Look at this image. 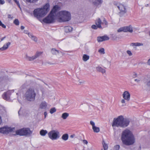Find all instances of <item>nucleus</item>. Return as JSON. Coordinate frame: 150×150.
<instances>
[{
  "label": "nucleus",
  "mask_w": 150,
  "mask_h": 150,
  "mask_svg": "<svg viewBox=\"0 0 150 150\" xmlns=\"http://www.w3.org/2000/svg\"><path fill=\"white\" fill-rule=\"evenodd\" d=\"M24 27L23 26H21V29L22 30H23V29H24Z\"/></svg>",
  "instance_id": "obj_53"
},
{
  "label": "nucleus",
  "mask_w": 150,
  "mask_h": 150,
  "mask_svg": "<svg viewBox=\"0 0 150 150\" xmlns=\"http://www.w3.org/2000/svg\"><path fill=\"white\" fill-rule=\"evenodd\" d=\"M33 15L35 17L38 18V8H36L34 10Z\"/></svg>",
  "instance_id": "obj_30"
},
{
  "label": "nucleus",
  "mask_w": 150,
  "mask_h": 150,
  "mask_svg": "<svg viewBox=\"0 0 150 150\" xmlns=\"http://www.w3.org/2000/svg\"><path fill=\"white\" fill-rule=\"evenodd\" d=\"M102 23L101 20L99 18H98L95 21V23L98 26V28H102L101 26Z\"/></svg>",
  "instance_id": "obj_16"
},
{
  "label": "nucleus",
  "mask_w": 150,
  "mask_h": 150,
  "mask_svg": "<svg viewBox=\"0 0 150 150\" xmlns=\"http://www.w3.org/2000/svg\"><path fill=\"white\" fill-rule=\"evenodd\" d=\"M98 52L102 54L105 53L104 49L103 48H101L98 50Z\"/></svg>",
  "instance_id": "obj_33"
},
{
  "label": "nucleus",
  "mask_w": 150,
  "mask_h": 150,
  "mask_svg": "<svg viewBox=\"0 0 150 150\" xmlns=\"http://www.w3.org/2000/svg\"><path fill=\"white\" fill-rule=\"evenodd\" d=\"M39 86H40V85H39ZM39 87H40V89L42 91V94H43L44 93V88L42 86H40Z\"/></svg>",
  "instance_id": "obj_35"
},
{
  "label": "nucleus",
  "mask_w": 150,
  "mask_h": 150,
  "mask_svg": "<svg viewBox=\"0 0 150 150\" xmlns=\"http://www.w3.org/2000/svg\"><path fill=\"white\" fill-rule=\"evenodd\" d=\"M3 98L6 100H8L10 99L9 93L8 92H5L2 95Z\"/></svg>",
  "instance_id": "obj_17"
},
{
  "label": "nucleus",
  "mask_w": 150,
  "mask_h": 150,
  "mask_svg": "<svg viewBox=\"0 0 150 150\" xmlns=\"http://www.w3.org/2000/svg\"><path fill=\"white\" fill-rule=\"evenodd\" d=\"M92 129L94 132L98 133L100 131V128L99 127L95 126L92 127Z\"/></svg>",
  "instance_id": "obj_27"
},
{
  "label": "nucleus",
  "mask_w": 150,
  "mask_h": 150,
  "mask_svg": "<svg viewBox=\"0 0 150 150\" xmlns=\"http://www.w3.org/2000/svg\"><path fill=\"white\" fill-rule=\"evenodd\" d=\"M27 1L30 3L35 2L37 0H26Z\"/></svg>",
  "instance_id": "obj_39"
},
{
  "label": "nucleus",
  "mask_w": 150,
  "mask_h": 150,
  "mask_svg": "<svg viewBox=\"0 0 150 150\" xmlns=\"http://www.w3.org/2000/svg\"><path fill=\"white\" fill-rule=\"evenodd\" d=\"M127 53L128 54L129 56H131L132 55V53L131 52V51L130 50H128L127 51Z\"/></svg>",
  "instance_id": "obj_40"
},
{
  "label": "nucleus",
  "mask_w": 150,
  "mask_h": 150,
  "mask_svg": "<svg viewBox=\"0 0 150 150\" xmlns=\"http://www.w3.org/2000/svg\"><path fill=\"white\" fill-rule=\"evenodd\" d=\"M42 120V119H40L39 120V121H40L41 120Z\"/></svg>",
  "instance_id": "obj_61"
},
{
  "label": "nucleus",
  "mask_w": 150,
  "mask_h": 150,
  "mask_svg": "<svg viewBox=\"0 0 150 150\" xmlns=\"http://www.w3.org/2000/svg\"><path fill=\"white\" fill-rule=\"evenodd\" d=\"M69 116V113L67 112H65L62 114L61 117L63 119H65L67 117H68Z\"/></svg>",
  "instance_id": "obj_28"
},
{
  "label": "nucleus",
  "mask_w": 150,
  "mask_h": 150,
  "mask_svg": "<svg viewBox=\"0 0 150 150\" xmlns=\"http://www.w3.org/2000/svg\"><path fill=\"white\" fill-rule=\"evenodd\" d=\"M99 4H101L103 2L102 0H96Z\"/></svg>",
  "instance_id": "obj_49"
},
{
  "label": "nucleus",
  "mask_w": 150,
  "mask_h": 150,
  "mask_svg": "<svg viewBox=\"0 0 150 150\" xmlns=\"http://www.w3.org/2000/svg\"><path fill=\"white\" fill-rule=\"evenodd\" d=\"M68 137L69 136L68 134H66L62 135V138L64 140L66 141L68 139Z\"/></svg>",
  "instance_id": "obj_24"
},
{
  "label": "nucleus",
  "mask_w": 150,
  "mask_h": 150,
  "mask_svg": "<svg viewBox=\"0 0 150 150\" xmlns=\"http://www.w3.org/2000/svg\"><path fill=\"white\" fill-rule=\"evenodd\" d=\"M72 28L70 26H67L64 27V30L66 33H68L71 31L72 30Z\"/></svg>",
  "instance_id": "obj_21"
},
{
  "label": "nucleus",
  "mask_w": 150,
  "mask_h": 150,
  "mask_svg": "<svg viewBox=\"0 0 150 150\" xmlns=\"http://www.w3.org/2000/svg\"><path fill=\"white\" fill-rule=\"evenodd\" d=\"M121 103H125V99H122L121 100Z\"/></svg>",
  "instance_id": "obj_52"
},
{
  "label": "nucleus",
  "mask_w": 150,
  "mask_h": 150,
  "mask_svg": "<svg viewBox=\"0 0 150 150\" xmlns=\"http://www.w3.org/2000/svg\"><path fill=\"white\" fill-rule=\"evenodd\" d=\"M51 52L53 54H57L59 53V51L54 48H52V49Z\"/></svg>",
  "instance_id": "obj_25"
},
{
  "label": "nucleus",
  "mask_w": 150,
  "mask_h": 150,
  "mask_svg": "<svg viewBox=\"0 0 150 150\" xmlns=\"http://www.w3.org/2000/svg\"><path fill=\"white\" fill-rule=\"evenodd\" d=\"M50 5L49 3L46 4L42 8H38V16L43 17L45 16L50 9Z\"/></svg>",
  "instance_id": "obj_5"
},
{
  "label": "nucleus",
  "mask_w": 150,
  "mask_h": 150,
  "mask_svg": "<svg viewBox=\"0 0 150 150\" xmlns=\"http://www.w3.org/2000/svg\"><path fill=\"white\" fill-rule=\"evenodd\" d=\"M120 147V146L119 145H116L115 146L114 148V150H118Z\"/></svg>",
  "instance_id": "obj_34"
},
{
  "label": "nucleus",
  "mask_w": 150,
  "mask_h": 150,
  "mask_svg": "<svg viewBox=\"0 0 150 150\" xmlns=\"http://www.w3.org/2000/svg\"><path fill=\"white\" fill-rule=\"evenodd\" d=\"M74 136H75L74 134L70 136V137L71 138H74Z\"/></svg>",
  "instance_id": "obj_54"
},
{
  "label": "nucleus",
  "mask_w": 150,
  "mask_h": 150,
  "mask_svg": "<svg viewBox=\"0 0 150 150\" xmlns=\"http://www.w3.org/2000/svg\"><path fill=\"white\" fill-rule=\"evenodd\" d=\"M103 22H104V24L105 25H107L108 24V22H107V21H106L105 19L104 18V19L103 20Z\"/></svg>",
  "instance_id": "obj_50"
},
{
  "label": "nucleus",
  "mask_w": 150,
  "mask_h": 150,
  "mask_svg": "<svg viewBox=\"0 0 150 150\" xmlns=\"http://www.w3.org/2000/svg\"><path fill=\"white\" fill-rule=\"evenodd\" d=\"M89 58V56L87 55L86 54H84L83 56V60L85 62L86 61L88 60Z\"/></svg>",
  "instance_id": "obj_26"
},
{
  "label": "nucleus",
  "mask_w": 150,
  "mask_h": 150,
  "mask_svg": "<svg viewBox=\"0 0 150 150\" xmlns=\"http://www.w3.org/2000/svg\"><path fill=\"white\" fill-rule=\"evenodd\" d=\"M42 53V52H38V56L39 55H41Z\"/></svg>",
  "instance_id": "obj_57"
},
{
  "label": "nucleus",
  "mask_w": 150,
  "mask_h": 150,
  "mask_svg": "<svg viewBox=\"0 0 150 150\" xmlns=\"http://www.w3.org/2000/svg\"><path fill=\"white\" fill-rule=\"evenodd\" d=\"M44 118H45L46 117V116L47 115V112L46 111H45L44 112Z\"/></svg>",
  "instance_id": "obj_48"
},
{
  "label": "nucleus",
  "mask_w": 150,
  "mask_h": 150,
  "mask_svg": "<svg viewBox=\"0 0 150 150\" xmlns=\"http://www.w3.org/2000/svg\"><path fill=\"white\" fill-rule=\"evenodd\" d=\"M24 33L26 34H28V31L26 30H24Z\"/></svg>",
  "instance_id": "obj_51"
},
{
  "label": "nucleus",
  "mask_w": 150,
  "mask_h": 150,
  "mask_svg": "<svg viewBox=\"0 0 150 150\" xmlns=\"http://www.w3.org/2000/svg\"><path fill=\"white\" fill-rule=\"evenodd\" d=\"M32 133V131L28 128H23L16 131V134L20 136H28Z\"/></svg>",
  "instance_id": "obj_4"
},
{
  "label": "nucleus",
  "mask_w": 150,
  "mask_h": 150,
  "mask_svg": "<svg viewBox=\"0 0 150 150\" xmlns=\"http://www.w3.org/2000/svg\"><path fill=\"white\" fill-rule=\"evenodd\" d=\"M123 96L124 98L128 101L129 100L130 94L129 92L126 91L123 94Z\"/></svg>",
  "instance_id": "obj_13"
},
{
  "label": "nucleus",
  "mask_w": 150,
  "mask_h": 150,
  "mask_svg": "<svg viewBox=\"0 0 150 150\" xmlns=\"http://www.w3.org/2000/svg\"><path fill=\"white\" fill-rule=\"evenodd\" d=\"M122 31L125 32H129L130 33H132L133 32V30L132 26L131 25H129V26L120 28L117 30V32H120Z\"/></svg>",
  "instance_id": "obj_9"
},
{
  "label": "nucleus",
  "mask_w": 150,
  "mask_h": 150,
  "mask_svg": "<svg viewBox=\"0 0 150 150\" xmlns=\"http://www.w3.org/2000/svg\"><path fill=\"white\" fill-rule=\"evenodd\" d=\"M11 16V15H8V18H10Z\"/></svg>",
  "instance_id": "obj_58"
},
{
  "label": "nucleus",
  "mask_w": 150,
  "mask_h": 150,
  "mask_svg": "<svg viewBox=\"0 0 150 150\" xmlns=\"http://www.w3.org/2000/svg\"><path fill=\"white\" fill-rule=\"evenodd\" d=\"M47 103L45 101L41 102L40 105V108L42 109H45L47 107Z\"/></svg>",
  "instance_id": "obj_18"
},
{
  "label": "nucleus",
  "mask_w": 150,
  "mask_h": 150,
  "mask_svg": "<svg viewBox=\"0 0 150 150\" xmlns=\"http://www.w3.org/2000/svg\"><path fill=\"white\" fill-rule=\"evenodd\" d=\"M15 2V3L17 4V5H18V7L19 8H21L20 7V4H19V1H17V0H13Z\"/></svg>",
  "instance_id": "obj_37"
},
{
  "label": "nucleus",
  "mask_w": 150,
  "mask_h": 150,
  "mask_svg": "<svg viewBox=\"0 0 150 150\" xmlns=\"http://www.w3.org/2000/svg\"><path fill=\"white\" fill-rule=\"evenodd\" d=\"M96 2H94V4H96Z\"/></svg>",
  "instance_id": "obj_60"
},
{
  "label": "nucleus",
  "mask_w": 150,
  "mask_h": 150,
  "mask_svg": "<svg viewBox=\"0 0 150 150\" xmlns=\"http://www.w3.org/2000/svg\"><path fill=\"white\" fill-rule=\"evenodd\" d=\"M137 77V74L135 72H134L133 75V78H135Z\"/></svg>",
  "instance_id": "obj_42"
},
{
  "label": "nucleus",
  "mask_w": 150,
  "mask_h": 150,
  "mask_svg": "<svg viewBox=\"0 0 150 150\" xmlns=\"http://www.w3.org/2000/svg\"><path fill=\"white\" fill-rule=\"evenodd\" d=\"M38 57V53H36L35 56H33L32 57H29L28 55H26V59L29 61H32Z\"/></svg>",
  "instance_id": "obj_15"
},
{
  "label": "nucleus",
  "mask_w": 150,
  "mask_h": 150,
  "mask_svg": "<svg viewBox=\"0 0 150 150\" xmlns=\"http://www.w3.org/2000/svg\"><path fill=\"white\" fill-rule=\"evenodd\" d=\"M59 132L56 130H52L49 132L48 135L49 138L51 140H57L59 137Z\"/></svg>",
  "instance_id": "obj_7"
},
{
  "label": "nucleus",
  "mask_w": 150,
  "mask_h": 150,
  "mask_svg": "<svg viewBox=\"0 0 150 150\" xmlns=\"http://www.w3.org/2000/svg\"><path fill=\"white\" fill-rule=\"evenodd\" d=\"M148 64L150 65V59L148 61Z\"/></svg>",
  "instance_id": "obj_55"
},
{
  "label": "nucleus",
  "mask_w": 150,
  "mask_h": 150,
  "mask_svg": "<svg viewBox=\"0 0 150 150\" xmlns=\"http://www.w3.org/2000/svg\"><path fill=\"white\" fill-rule=\"evenodd\" d=\"M79 83H82V82H80V81H79Z\"/></svg>",
  "instance_id": "obj_63"
},
{
  "label": "nucleus",
  "mask_w": 150,
  "mask_h": 150,
  "mask_svg": "<svg viewBox=\"0 0 150 150\" xmlns=\"http://www.w3.org/2000/svg\"><path fill=\"white\" fill-rule=\"evenodd\" d=\"M48 63H49V64H51H51H53V63H50V62Z\"/></svg>",
  "instance_id": "obj_59"
},
{
  "label": "nucleus",
  "mask_w": 150,
  "mask_h": 150,
  "mask_svg": "<svg viewBox=\"0 0 150 150\" xmlns=\"http://www.w3.org/2000/svg\"><path fill=\"white\" fill-rule=\"evenodd\" d=\"M143 45V44L142 43L139 42L132 43L130 44V46H142Z\"/></svg>",
  "instance_id": "obj_23"
},
{
  "label": "nucleus",
  "mask_w": 150,
  "mask_h": 150,
  "mask_svg": "<svg viewBox=\"0 0 150 150\" xmlns=\"http://www.w3.org/2000/svg\"><path fill=\"white\" fill-rule=\"evenodd\" d=\"M55 16L50 13L48 16L44 18L42 20V22L46 24L53 23L55 20Z\"/></svg>",
  "instance_id": "obj_8"
},
{
  "label": "nucleus",
  "mask_w": 150,
  "mask_h": 150,
  "mask_svg": "<svg viewBox=\"0 0 150 150\" xmlns=\"http://www.w3.org/2000/svg\"><path fill=\"white\" fill-rule=\"evenodd\" d=\"M103 147L104 150H107L108 149V146L107 144H105L104 141L102 142Z\"/></svg>",
  "instance_id": "obj_29"
},
{
  "label": "nucleus",
  "mask_w": 150,
  "mask_h": 150,
  "mask_svg": "<svg viewBox=\"0 0 150 150\" xmlns=\"http://www.w3.org/2000/svg\"><path fill=\"white\" fill-rule=\"evenodd\" d=\"M35 96V93L34 90L31 88H29L26 92L25 97L28 100L31 101L34 100Z\"/></svg>",
  "instance_id": "obj_6"
},
{
  "label": "nucleus",
  "mask_w": 150,
  "mask_h": 150,
  "mask_svg": "<svg viewBox=\"0 0 150 150\" xmlns=\"http://www.w3.org/2000/svg\"><path fill=\"white\" fill-rule=\"evenodd\" d=\"M60 7L57 5L54 6L52 10L51 11L50 13L53 14L54 16L55 15V13L59 10Z\"/></svg>",
  "instance_id": "obj_14"
},
{
  "label": "nucleus",
  "mask_w": 150,
  "mask_h": 150,
  "mask_svg": "<svg viewBox=\"0 0 150 150\" xmlns=\"http://www.w3.org/2000/svg\"><path fill=\"white\" fill-rule=\"evenodd\" d=\"M13 23L16 25H18L19 24V22L18 19H15L13 21Z\"/></svg>",
  "instance_id": "obj_32"
},
{
  "label": "nucleus",
  "mask_w": 150,
  "mask_h": 150,
  "mask_svg": "<svg viewBox=\"0 0 150 150\" xmlns=\"http://www.w3.org/2000/svg\"><path fill=\"white\" fill-rule=\"evenodd\" d=\"M10 44V42H8L6 44H4L2 47L0 48V50H4L7 49Z\"/></svg>",
  "instance_id": "obj_19"
},
{
  "label": "nucleus",
  "mask_w": 150,
  "mask_h": 150,
  "mask_svg": "<svg viewBox=\"0 0 150 150\" xmlns=\"http://www.w3.org/2000/svg\"><path fill=\"white\" fill-rule=\"evenodd\" d=\"M0 26H1L2 28H6V26L4 24H3L1 21H0Z\"/></svg>",
  "instance_id": "obj_36"
},
{
  "label": "nucleus",
  "mask_w": 150,
  "mask_h": 150,
  "mask_svg": "<svg viewBox=\"0 0 150 150\" xmlns=\"http://www.w3.org/2000/svg\"><path fill=\"white\" fill-rule=\"evenodd\" d=\"M91 28L94 29H96L98 28V25H93L91 26Z\"/></svg>",
  "instance_id": "obj_38"
},
{
  "label": "nucleus",
  "mask_w": 150,
  "mask_h": 150,
  "mask_svg": "<svg viewBox=\"0 0 150 150\" xmlns=\"http://www.w3.org/2000/svg\"><path fill=\"white\" fill-rule=\"evenodd\" d=\"M3 40V38H2V39H1V41H2Z\"/></svg>",
  "instance_id": "obj_62"
},
{
  "label": "nucleus",
  "mask_w": 150,
  "mask_h": 150,
  "mask_svg": "<svg viewBox=\"0 0 150 150\" xmlns=\"http://www.w3.org/2000/svg\"><path fill=\"white\" fill-rule=\"evenodd\" d=\"M5 3V1L3 0H0V4H3Z\"/></svg>",
  "instance_id": "obj_46"
},
{
  "label": "nucleus",
  "mask_w": 150,
  "mask_h": 150,
  "mask_svg": "<svg viewBox=\"0 0 150 150\" xmlns=\"http://www.w3.org/2000/svg\"><path fill=\"white\" fill-rule=\"evenodd\" d=\"M2 123V120L1 119V116H0V125L1 123Z\"/></svg>",
  "instance_id": "obj_56"
},
{
  "label": "nucleus",
  "mask_w": 150,
  "mask_h": 150,
  "mask_svg": "<svg viewBox=\"0 0 150 150\" xmlns=\"http://www.w3.org/2000/svg\"><path fill=\"white\" fill-rule=\"evenodd\" d=\"M83 143L84 144H88V142L86 140H83Z\"/></svg>",
  "instance_id": "obj_47"
},
{
  "label": "nucleus",
  "mask_w": 150,
  "mask_h": 150,
  "mask_svg": "<svg viewBox=\"0 0 150 150\" xmlns=\"http://www.w3.org/2000/svg\"><path fill=\"white\" fill-rule=\"evenodd\" d=\"M109 39V37L106 35H105L102 36H98L97 38V40L98 42L108 40Z\"/></svg>",
  "instance_id": "obj_12"
},
{
  "label": "nucleus",
  "mask_w": 150,
  "mask_h": 150,
  "mask_svg": "<svg viewBox=\"0 0 150 150\" xmlns=\"http://www.w3.org/2000/svg\"><path fill=\"white\" fill-rule=\"evenodd\" d=\"M47 131L46 130L42 129L40 132V134L42 136H45L47 133Z\"/></svg>",
  "instance_id": "obj_22"
},
{
  "label": "nucleus",
  "mask_w": 150,
  "mask_h": 150,
  "mask_svg": "<svg viewBox=\"0 0 150 150\" xmlns=\"http://www.w3.org/2000/svg\"><path fill=\"white\" fill-rule=\"evenodd\" d=\"M115 5L117 6V8L120 10V12L119 13V14L120 16H122L127 11L124 6L121 4H119L117 5V4H115Z\"/></svg>",
  "instance_id": "obj_10"
},
{
  "label": "nucleus",
  "mask_w": 150,
  "mask_h": 150,
  "mask_svg": "<svg viewBox=\"0 0 150 150\" xmlns=\"http://www.w3.org/2000/svg\"><path fill=\"white\" fill-rule=\"evenodd\" d=\"M56 108H51L50 110V113L52 114L54 113V112H56Z\"/></svg>",
  "instance_id": "obj_31"
},
{
  "label": "nucleus",
  "mask_w": 150,
  "mask_h": 150,
  "mask_svg": "<svg viewBox=\"0 0 150 150\" xmlns=\"http://www.w3.org/2000/svg\"><path fill=\"white\" fill-rule=\"evenodd\" d=\"M141 79L139 78L138 79H134V81H135L137 82L138 83H139V82L141 81Z\"/></svg>",
  "instance_id": "obj_44"
},
{
  "label": "nucleus",
  "mask_w": 150,
  "mask_h": 150,
  "mask_svg": "<svg viewBox=\"0 0 150 150\" xmlns=\"http://www.w3.org/2000/svg\"><path fill=\"white\" fill-rule=\"evenodd\" d=\"M121 140L123 143L127 146L132 145L135 142V139L132 132L127 129L122 132Z\"/></svg>",
  "instance_id": "obj_1"
},
{
  "label": "nucleus",
  "mask_w": 150,
  "mask_h": 150,
  "mask_svg": "<svg viewBox=\"0 0 150 150\" xmlns=\"http://www.w3.org/2000/svg\"><path fill=\"white\" fill-rule=\"evenodd\" d=\"M46 85H47V84L46 83H44Z\"/></svg>",
  "instance_id": "obj_64"
},
{
  "label": "nucleus",
  "mask_w": 150,
  "mask_h": 150,
  "mask_svg": "<svg viewBox=\"0 0 150 150\" xmlns=\"http://www.w3.org/2000/svg\"><path fill=\"white\" fill-rule=\"evenodd\" d=\"M90 124H91V125H92V127H94L95 126V123L94 122L92 121H91L90 122Z\"/></svg>",
  "instance_id": "obj_41"
},
{
  "label": "nucleus",
  "mask_w": 150,
  "mask_h": 150,
  "mask_svg": "<svg viewBox=\"0 0 150 150\" xmlns=\"http://www.w3.org/2000/svg\"><path fill=\"white\" fill-rule=\"evenodd\" d=\"M31 39L35 41H36L37 40V38L34 36L33 37H32V38Z\"/></svg>",
  "instance_id": "obj_43"
},
{
  "label": "nucleus",
  "mask_w": 150,
  "mask_h": 150,
  "mask_svg": "<svg viewBox=\"0 0 150 150\" xmlns=\"http://www.w3.org/2000/svg\"><path fill=\"white\" fill-rule=\"evenodd\" d=\"M28 36L30 37L31 38L32 37H33L34 36L31 33H28Z\"/></svg>",
  "instance_id": "obj_45"
},
{
  "label": "nucleus",
  "mask_w": 150,
  "mask_h": 150,
  "mask_svg": "<svg viewBox=\"0 0 150 150\" xmlns=\"http://www.w3.org/2000/svg\"><path fill=\"white\" fill-rule=\"evenodd\" d=\"M57 16L60 19L63 21H68L71 18L70 13L66 11H59L57 14Z\"/></svg>",
  "instance_id": "obj_3"
},
{
  "label": "nucleus",
  "mask_w": 150,
  "mask_h": 150,
  "mask_svg": "<svg viewBox=\"0 0 150 150\" xmlns=\"http://www.w3.org/2000/svg\"><path fill=\"white\" fill-rule=\"evenodd\" d=\"M13 129L7 127H4L0 128V133L2 134H8L13 131Z\"/></svg>",
  "instance_id": "obj_11"
},
{
  "label": "nucleus",
  "mask_w": 150,
  "mask_h": 150,
  "mask_svg": "<svg viewBox=\"0 0 150 150\" xmlns=\"http://www.w3.org/2000/svg\"><path fill=\"white\" fill-rule=\"evenodd\" d=\"M130 122V119L127 118H124L122 115H120L117 118H114L112 124L113 127H117L125 128L128 126Z\"/></svg>",
  "instance_id": "obj_2"
},
{
  "label": "nucleus",
  "mask_w": 150,
  "mask_h": 150,
  "mask_svg": "<svg viewBox=\"0 0 150 150\" xmlns=\"http://www.w3.org/2000/svg\"><path fill=\"white\" fill-rule=\"evenodd\" d=\"M96 70L99 72H101L102 74H104L105 72V69L103 68L100 67H98L96 68Z\"/></svg>",
  "instance_id": "obj_20"
}]
</instances>
